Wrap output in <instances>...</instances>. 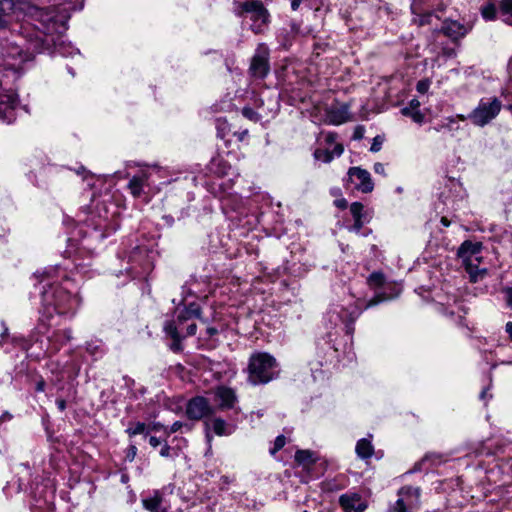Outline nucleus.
I'll return each mask as SVG.
<instances>
[{
	"mask_svg": "<svg viewBox=\"0 0 512 512\" xmlns=\"http://www.w3.org/2000/svg\"><path fill=\"white\" fill-rule=\"evenodd\" d=\"M367 284L371 289L377 290L382 288L383 290L376 292L375 296L367 301L364 306L363 300L359 297L354 299V295L344 303H332L324 315V323L327 328H337L344 325L346 333L352 334L354 331L353 324L364 309L391 300L400 293V289L391 285H389V288L393 290V292L387 293L388 286L381 272H373L370 274L367 278Z\"/></svg>",
	"mask_w": 512,
	"mask_h": 512,
	"instance_id": "obj_1",
	"label": "nucleus"
},
{
	"mask_svg": "<svg viewBox=\"0 0 512 512\" xmlns=\"http://www.w3.org/2000/svg\"><path fill=\"white\" fill-rule=\"evenodd\" d=\"M42 283L41 300L43 314L51 317L58 315L74 316L81 304L76 284L57 268L44 270L36 274Z\"/></svg>",
	"mask_w": 512,
	"mask_h": 512,
	"instance_id": "obj_2",
	"label": "nucleus"
},
{
	"mask_svg": "<svg viewBox=\"0 0 512 512\" xmlns=\"http://www.w3.org/2000/svg\"><path fill=\"white\" fill-rule=\"evenodd\" d=\"M36 15L39 25H36L38 30L36 38L31 42L34 50L43 52L53 46L62 56H73L79 53L77 48L66 44L59 35H54V33H60V29H64V26L54 19L52 13L41 9L36 11Z\"/></svg>",
	"mask_w": 512,
	"mask_h": 512,
	"instance_id": "obj_3",
	"label": "nucleus"
},
{
	"mask_svg": "<svg viewBox=\"0 0 512 512\" xmlns=\"http://www.w3.org/2000/svg\"><path fill=\"white\" fill-rule=\"evenodd\" d=\"M200 307L197 303H190L188 306L176 307L174 318L167 321L164 325L166 335L172 338L173 342L170 346L174 352L182 350L181 341L187 336H193L196 333L197 326L194 322L188 324L186 328L184 324L193 318H199L201 322L206 323L200 318Z\"/></svg>",
	"mask_w": 512,
	"mask_h": 512,
	"instance_id": "obj_4",
	"label": "nucleus"
},
{
	"mask_svg": "<svg viewBox=\"0 0 512 512\" xmlns=\"http://www.w3.org/2000/svg\"><path fill=\"white\" fill-rule=\"evenodd\" d=\"M234 13L249 18L255 34L263 33L270 23V13L261 0H233Z\"/></svg>",
	"mask_w": 512,
	"mask_h": 512,
	"instance_id": "obj_5",
	"label": "nucleus"
},
{
	"mask_svg": "<svg viewBox=\"0 0 512 512\" xmlns=\"http://www.w3.org/2000/svg\"><path fill=\"white\" fill-rule=\"evenodd\" d=\"M276 360L268 353L251 355L248 364V380L253 385L266 384L276 377Z\"/></svg>",
	"mask_w": 512,
	"mask_h": 512,
	"instance_id": "obj_6",
	"label": "nucleus"
},
{
	"mask_svg": "<svg viewBox=\"0 0 512 512\" xmlns=\"http://www.w3.org/2000/svg\"><path fill=\"white\" fill-rule=\"evenodd\" d=\"M482 244L464 241L458 249L457 255L462 260L471 282L481 281L488 273L486 268L478 267Z\"/></svg>",
	"mask_w": 512,
	"mask_h": 512,
	"instance_id": "obj_7",
	"label": "nucleus"
},
{
	"mask_svg": "<svg viewBox=\"0 0 512 512\" xmlns=\"http://www.w3.org/2000/svg\"><path fill=\"white\" fill-rule=\"evenodd\" d=\"M502 102L497 97L481 99L478 105L466 116L475 126L484 127L500 113Z\"/></svg>",
	"mask_w": 512,
	"mask_h": 512,
	"instance_id": "obj_8",
	"label": "nucleus"
},
{
	"mask_svg": "<svg viewBox=\"0 0 512 512\" xmlns=\"http://www.w3.org/2000/svg\"><path fill=\"white\" fill-rule=\"evenodd\" d=\"M421 489L404 486L398 490V499L388 509V512H416L421 505Z\"/></svg>",
	"mask_w": 512,
	"mask_h": 512,
	"instance_id": "obj_9",
	"label": "nucleus"
},
{
	"mask_svg": "<svg viewBox=\"0 0 512 512\" xmlns=\"http://www.w3.org/2000/svg\"><path fill=\"white\" fill-rule=\"evenodd\" d=\"M270 50L265 43L258 44L255 53L251 59L249 72L259 79L265 78L270 72Z\"/></svg>",
	"mask_w": 512,
	"mask_h": 512,
	"instance_id": "obj_10",
	"label": "nucleus"
},
{
	"mask_svg": "<svg viewBox=\"0 0 512 512\" xmlns=\"http://www.w3.org/2000/svg\"><path fill=\"white\" fill-rule=\"evenodd\" d=\"M347 183L353 185V188L362 193H370L374 188L370 173L360 167H351L348 170Z\"/></svg>",
	"mask_w": 512,
	"mask_h": 512,
	"instance_id": "obj_11",
	"label": "nucleus"
},
{
	"mask_svg": "<svg viewBox=\"0 0 512 512\" xmlns=\"http://www.w3.org/2000/svg\"><path fill=\"white\" fill-rule=\"evenodd\" d=\"M214 412L215 408L203 396H196L187 403L186 414L189 419L200 420L214 414Z\"/></svg>",
	"mask_w": 512,
	"mask_h": 512,
	"instance_id": "obj_12",
	"label": "nucleus"
},
{
	"mask_svg": "<svg viewBox=\"0 0 512 512\" xmlns=\"http://www.w3.org/2000/svg\"><path fill=\"white\" fill-rule=\"evenodd\" d=\"M18 96L14 93L0 94V119L7 123L15 120Z\"/></svg>",
	"mask_w": 512,
	"mask_h": 512,
	"instance_id": "obj_13",
	"label": "nucleus"
},
{
	"mask_svg": "<svg viewBox=\"0 0 512 512\" xmlns=\"http://www.w3.org/2000/svg\"><path fill=\"white\" fill-rule=\"evenodd\" d=\"M339 504L345 512H364L367 503L358 493H346L340 496Z\"/></svg>",
	"mask_w": 512,
	"mask_h": 512,
	"instance_id": "obj_14",
	"label": "nucleus"
},
{
	"mask_svg": "<svg viewBox=\"0 0 512 512\" xmlns=\"http://www.w3.org/2000/svg\"><path fill=\"white\" fill-rule=\"evenodd\" d=\"M214 394L216 401H218V408L221 410L233 409L238 401L235 391L226 386H218Z\"/></svg>",
	"mask_w": 512,
	"mask_h": 512,
	"instance_id": "obj_15",
	"label": "nucleus"
},
{
	"mask_svg": "<svg viewBox=\"0 0 512 512\" xmlns=\"http://www.w3.org/2000/svg\"><path fill=\"white\" fill-rule=\"evenodd\" d=\"M327 118L329 123L333 125H340L350 119L349 106L347 104H337L331 106L327 110Z\"/></svg>",
	"mask_w": 512,
	"mask_h": 512,
	"instance_id": "obj_16",
	"label": "nucleus"
},
{
	"mask_svg": "<svg viewBox=\"0 0 512 512\" xmlns=\"http://www.w3.org/2000/svg\"><path fill=\"white\" fill-rule=\"evenodd\" d=\"M72 339L71 329H64L54 331L53 334L48 338L50 343V352L56 353L60 348Z\"/></svg>",
	"mask_w": 512,
	"mask_h": 512,
	"instance_id": "obj_17",
	"label": "nucleus"
},
{
	"mask_svg": "<svg viewBox=\"0 0 512 512\" xmlns=\"http://www.w3.org/2000/svg\"><path fill=\"white\" fill-rule=\"evenodd\" d=\"M143 507L149 512H168L162 494L155 490L153 494L142 499Z\"/></svg>",
	"mask_w": 512,
	"mask_h": 512,
	"instance_id": "obj_18",
	"label": "nucleus"
},
{
	"mask_svg": "<svg viewBox=\"0 0 512 512\" xmlns=\"http://www.w3.org/2000/svg\"><path fill=\"white\" fill-rule=\"evenodd\" d=\"M149 176L150 175L146 170H141L130 179L128 188L134 197L141 196L144 187L147 185Z\"/></svg>",
	"mask_w": 512,
	"mask_h": 512,
	"instance_id": "obj_19",
	"label": "nucleus"
},
{
	"mask_svg": "<svg viewBox=\"0 0 512 512\" xmlns=\"http://www.w3.org/2000/svg\"><path fill=\"white\" fill-rule=\"evenodd\" d=\"M440 32L453 40H457L466 34V29L457 21H445Z\"/></svg>",
	"mask_w": 512,
	"mask_h": 512,
	"instance_id": "obj_20",
	"label": "nucleus"
},
{
	"mask_svg": "<svg viewBox=\"0 0 512 512\" xmlns=\"http://www.w3.org/2000/svg\"><path fill=\"white\" fill-rule=\"evenodd\" d=\"M465 121L466 116L462 114H457L456 116H450L442 119L440 122H438L433 129L437 132L441 131H449L454 132L459 130V124L458 121Z\"/></svg>",
	"mask_w": 512,
	"mask_h": 512,
	"instance_id": "obj_21",
	"label": "nucleus"
},
{
	"mask_svg": "<svg viewBox=\"0 0 512 512\" xmlns=\"http://www.w3.org/2000/svg\"><path fill=\"white\" fill-rule=\"evenodd\" d=\"M372 435L369 434L368 438L359 439L356 443L355 452L362 460H367L374 454V446L372 444Z\"/></svg>",
	"mask_w": 512,
	"mask_h": 512,
	"instance_id": "obj_22",
	"label": "nucleus"
},
{
	"mask_svg": "<svg viewBox=\"0 0 512 512\" xmlns=\"http://www.w3.org/2000/svg\"><path fill=\"white\" fill-rule=\"evenodd\" d=\"M419 108L420 102L417 99H412L406 107L401 109V113L404 116L410 117L414 122L421 124L425 116Z\"/></svg>",
	"mask_w": 512,
	"mask_h": 512,
	"instance_id": "obj_23",
	"label": "nucleus"
},
{
	"mask_svg": "<svg viewBox=\"0 0 512 512\" xmlns=\"http://www.w3.org/2000/svg\"><path fill=\"white\" fill-rule=\"evenodd\" d=\"M343 151V146L339 143H336L332 151H329L328 149H316L314 152V157L318 161L329 163L335 156H340Z\"/></svg>",
	"mask_w": 512,
	"mask_h": 512,
	"instance_id": "obj_24",
	"label": "nucleus"
},
{
	"mask_svg": "<svg viewBox=\"0 0 512 512\" xmlns=\"http://www.w3.org/2000/svg\"><path fill=\"white\" fill-rule=\"evenodd\" d=\"M207 428H212L214 433L218 436L230 435L234 431L233 426L228 425L222 418L216 417L206 422Z\"/></svg>",
	"mask_w": 512,
	"mask_h": 512,
	"instance_id": "obj_25",
	"label": "nucleus"
},
{
	"mask_svg": "<svg viewBox=\"0 0 512 512\" xmlns=\"http://www.w3.org/2000/svg\"><path fill=\"white\" fill-rule=\"evenodd\" d=\"M298 30H299V28L297 27V25L295 23H292L290 25V29H286V28L280 29L277 34V39H278V42L280 43V45L285 49L289 48L292 44L291 34H297Z\"/></svg>",
	"mask_w": 512,
	"mask_h": 512,
	"instance_id": "obj_26",
	"label": "nucleus"
},
{
	"mask_svg": "<svg viewBox=\"0 0 512 512\" xmlns=\"http://www.w3.org/2000/svg\"><path fill=\"white\" fill-rule=\"evenodd\" d=\"M498 18L512 26V0H501L499 4Z\"/></svg>",
	"mask_w": 512,
	"mask_h": 512,
	"instance_id": "obj_27",
	"label": "nucleus"
},
{
	"mask_svg": "<svg viewBox=\"0 0 512 512\" xmlns=\"http://www.w3.org/2000/svg\"><path fill=\"white\" fill-rule=\"evenodd\" d=\"M295 460L299 464L307 465L315 461L314 454L310 450H298L295 453Z\"/></svg>",
	"mask_w": 512,
	"mask_h": 512,
	"instance_id": "obj_28",
	"label": "nucleus"
},
{
	"mask_svg": "<svg viewBox=\"0 0 512 512\" xmlns=\"http://www.w3.org/2000/svg\"><path fill=\"white\" fill-rule=\"evenodd\" d=\"M227 165L225 161L221 158H215L210 163V171L217 173L219 175L227 174Z\"/></svg>",
	"mask_w": 512,
	"mask_h": 512,
	"instance_id": "obj_29",
	"label": "nucleus"
},
{
	"mask_svg": "<svg viewBox=\"0 0 512 512\" xmlns=\"http://www.w3.org/2000/svg\"><path fill=\"white\" fill-rule=\"evenodd\" d=\"M146 430H147V425L143 422H135V423H130L128 428L126 429V433L130 436V437H133V436H136V435H139V434H144L146 433Z\"/></svg>",
	"mask_w": 512,
	"mask_h": 512,
	"instance_id": "obj_30",
	"label": "nucleus"
},
{
	"mask_svg": "<svg viewBox=\"0 0 512 512\" xmlns=\"http://www.w3.org/2000/svg\"><path fill=\"white\" fill-rule=\"evenodd\" d=\"M498 11L496 6L492 3H488L481 9V15L485 20H494L496 17H498Z\"/></svg>",
	"mask_w": 512,
	"mask_h": 512,
	"instance_id": "obj_31",
	"label": "nucleus"
},
{
	"mask_svg": "<svg viewBox=\"0 0 512 512\" xmlns=\"http://www.w3.org/2000/svg\"><path fill=\"white\" fill-rule=\"evenodd\" d=\"M86 350L90 355L96 358L101 357L104 354L103 345L97 341L87 343Z\"/></svg>",
	"mask_w": 512,
	"mask_h": 512,
	"instance_id": "obj_32",
	"label": "nucleus"
},
{
	"mask_svg": "<svg viewBox=\"0 0 512 512\" xmlns=\"http://www.w3.org/2000/svg\"><path fill=\"white\" fill-rule=\"evenodd\" d=\"M160 455L165 458H176L179 456V449L171 447L167 444L166 441H164L161 449H160Z\"/></svg>",
	"mask_w": 512,
	"mask_h": 512,
	"instance_id": "obj_33",
	"label": "nucleus"
},
{
	"mask_svg": "<svg viewBox=\"0 0 512 512\" xmlns=\"http://www.w3.org/2000/svg\"><path fill=\"white\" fill-rule=\"evenodd\" d=\"M364 206L360 202H353L350 206V212L354 219H363Z\"/></svg>",
	"mask_w": 512,
	"mask_h": 512,
	"instance_id": "obj_34",
	"label": "nucleus"
},
{
	"mask_svg": "<svg viewBox=\"0 0 512 512\" xmlns=\"http://www.w3.org/2000/svg\"><path fill=\"white\" fill-rule=\"evenodd\" d=\"M242 115L251 120V121H254V122H257L261 119V116L252 108L250 107H244L242 109Z\"/></svg>",
	"mask_w": 512,
	"mask_h": 512,
	"instance_id": "obj_35",
	"label": "nucleus"
},
{
	"mask_svg": "<svg viewBox=\"0 0 512 512\" xmlns=\"http://www.w3.org/2000/svg\"><path fill=\"white\" fill-rule=\"evenodd\" d=\"M286 444V438L283 435H279L276 437L274 441V446L270 449V453L272 455L276 454L279 450H281Z\"/></svg>",
	"mask_w": 512,
	"mask_h": 512,
	"instance_id": "obj_36",
	"label": "nucleus"
},
{
	"mask_svg": "<svg viewBox=\"0 0 512 512\" xmlns=\"http://www.w3.org/2000/svg\"><path fill=\"white\" fill-rule=\"evenodd\" d=\"M185 427L187 430H191V426L186 423L176 421L169 428L167 427L166 434L169 436Z\"/></svg>",
	"mask_w": 512,
	"mask_h": 512,
	"instance_id": "obj_37",
	"label": "nucleus"
},
{
	"mask_svg": "<svg viewBox=\"0 0 512 512\" xmlns=\"http://www.w3.org/2000/svg\"><path fill=\"white\" fill-rule=\"evenodd\" d=\"M137 455V447L134 444H131L127 447L125 452V459L129 462L134 461L135 457Z\"/></svg>",
	"mask_w": 512,
	"mask_h": 512,
	"instance_id": "obj_38",
	"label": "nucleus"
},
{
	"mask_svg": "<svg viewBox=\"0 0 512 512\" xmlns=\"http://www.w3.org/2000/svg\"><path fill=\"white\" fill-rule=\"evenodd\" d=\"M430 87V81L429 80H421L417 83L416 89L419 93L424 94L428 91Z\"/></svg>",
	"mask_w": 512,
	"mask_h": 512,
	"instance_id": "obj_39",
	"label": "nucleus"
},
{
	"mask_svg": "<svg viewBox=\"0 0 512 512\" xmlns=\"http://www.w3.org/2000/svg\"><path fill=\"white\" fill-rule=\"evenodd\" d=\"M382 146V140L377 136L373 139V143L370 147L371 152H378L381 149Z\"/></svg>",
	"mask_w": 512,
	"mask_h": 512,
	"instance_id": "obj_40",
	"label": "nucleus"
},
{
	"mask_svg": "<svg viewBox=\"0 0 512 512\" xmlns=\"http://www.w3.org/2000/svg\"><path fill=\"white\" fill-rule=\"evenodd\" d=\"M503 292L506 296L507 305L512 308V285L510 287H506L503 289Z\"/></svg>",
	"mask_w": 512,
	"mask_h": 512,
	"instance_id": "obj_41",
	"label": "nucleus"
},
{
	"mask_svg": "<svg viewBox=\"0 0 512 512\" xmlns=\"http://www.w3.org/2000/svg\"><path fill=\"white\" fill-rule=\"evenodd\" d=\"M363 224V219H354V224L350 227V230L358 233L362 229Z\"/></svg>",
	"mask_w": 512,
	"mask_h": 512,
	"instance_id": "obj_42",
	"label": "nucleus"
},
{
	"mask_svg": "<svg viewBox=\"0 0 512 512\" xmlns=\"http://www.w3.org/2000/svg\"><path fill=\"white\" fill-rule=\"evenodd\" d=\"M334 204L336 207H338L339 209H342V210L346 209L348 206V203L345 198L336 199L334 201Z\"/></svg>",
	"mask_w": 512,
	"mask_h": 512,
	"instance_id": "obj_43",
	"label": "nucleus"
},
{
	"mask_svg": "<svg viewBox=\"0 0 512 512\" xmlns=\"http://www.w3.org/2000/svg\"><path fill=\"white\" fill-rule=\"evenodd\" d=\"M374 172L377 174L385 175V167L382 163L374 164Z\"/></svg>",
	"mask_w": 512,
	"mask_h": 512,
	"instance_id": "obj_44",
	"label": "nucleus"
},
{
	"mask_svg": "<svg viewBox=\"0 0 512 512\" xmlns=\"http://www.w3.org/2000/svg\"><path fill=\"white\" fill-rule=\"evenodd\" d=\"M337 135L335 133L329 132L325 135V141L327 144H333L336 141Z\"/></svg>",
	"mask_w": 512,
	"mask_h": 512,
	"instance_id": "obj_45",
	"label": "nucleus"
},
{
	"mask_svg": "<svg viewBox=\"0 0 512 512\" xmlns=\"http://www.w3.org/2000/svg\"><path fill=\"white\" fill-rule=\"evenodd\" d=\"M149 444H150L152 447L156 448V447H158L159 445H161V444H162V441H161L159 438L155 437V436H151V437L149 438Z\"/></svg>",
	"mask_w": 512,
	"mask_h": 512,
	"instance_id": "obj_46",
	"label": "nucleus"
},
{
	"mask_svg": "<svg viewBox=\"0 0 512 512\" xmlns=\"http://www.w3.org/2000/svg\"><path fill=\"white\" fill-rule=\"evenodd\" d=\"M151 429L152 430H155V431H158V430H163L165 433L167 431V427H165L163 424L157 422V423H154L152 426H151Z\"/></svg>",
	"mask_w": 512,
	"mask_h": 512,
	"instance_id": "obj_47",
	"label": "nucleus"
},
{
	"mask_svg": "<svg viewBox=\"0 0 512 512\" xmlns=\"http://www.w3.org/2000/svg\"><path fill=\"white\" fill-rule=\"evenodd\" d=\"M56 404L60 411H64L66 409V402L64 399H57Z\"/></svg>",
	"mask_w": 512,
	"mask_h": 512,
	"instance_id": "obj_48",
	"label": "nucleus"
},
{
	"mask_svg": "<svg viewBox=\"0 0 512 512\" xmlns=\"http://www.w3.org/2000/svg\"><path fill=\"white\" fill-rule=\"evenodd\" d=\"M206 333H207L208 337H213L214 335H216L218 333V330L214 327H207Z\"/></svg>",
	"mask_w": 512,
	"mask_h": 512,
	"instance_id": "obj_49",
	"label": "nucleus"
},
{
	"mask_svg": "<svg viewBox=\"0 0 512 512\" xmlns=\"http://www.w3.org/2000/svg\"><path fill=\"white\" fill-rule=\"evenodd\" d=\"M443 54L446 56V57H454L456 55V52L454 49L452 48H449V49H444L443 50Z\"/></svg>",
	"mask_w": 512,
	"mask_h": 512,
	"instance_id": "obj_50",
	"label": "nucleus"
},
{
	"mask_svg": "<svg viewBox=\"0 0 512 512\" xmlns=\"http://www.w3.org/2000/svg\"><path fill=\"white\" fill-rule=\"evenodd\" d=\"M301 2H302V0H291L292 10L296 11L299 8Z\"/></svg>",
	"mask_w": 512,
	"mask_h": 512,
	"instance_id": "obj_51",
	"label": "nucleus"
},
{
	"mask_svg": "<svg viewBox=\"0 0 512 512\" xmlns=\"http://www.w3.org/2000/svg\"><path fill=\"white\" fill-rule=\"evenodd\" d=\"M505 330L508 333L509 338L512 340V322L506 323Z\"/></svg>",
	"mask_w": 512,
	"mask_h": 512,
	"instance_id": "obj_52",
	"label": "nucleus"
},
{
	"mask_svg": "<svg viewBox=\"0 0 512 512\" xmlns=\"http://www.w3.org/2000/svg\"><path fill=\"white\" fill-rule=\"evenodd\" d=\"M44 388H45L44 381H40V382L37 383V386H36V390L37 391L42 392V391H44Z\"/></svg>",
	"mask_w": 512,
	"mask_h": 512,
	"instance_id": "obj_53",
	"label": "nucleus"
},
{
	"mask_svg": "<svg viewBox=\"0 0 512 512\" xmlns=\"http://www.w3.org/2000/svg\"><path fill=\"white\" fill-rule=\"evenodd\" d=\"M441 223L444 225V226H449L450 225V222L448 221V219L446 217H442L441 218Z\"/></svg>",
	"mask_w": 512,
	"mask_h": 512,
	"instance_id": "obj_54",
	"label": "nucleus"
},
{
	"mask_svg": "<svg viewBox=\"0 0 512 512\" xmlns=\"http://www.w3.org/2000/svg\"><path fill=\"white\" fill-rule=\"evenodd\" d=\"M247 134H248V131H247V130H245V131H243V132L239 133V140H243V139H244V137H245Z\"/></svg>",
	"mask_w": 512,
	"mask_h": 512,
	"instance_id": "obj_55",
	"label": "nucleus"
},
{
	"mask_svg": "<svg viewBox=\"0 0 512 512\" xmlns=\"http://www.w3.org/2000/svg\"><path fill=\"white\" fill-rule=\"evenodd\" d=\"M486 393H487V392H486V390H483V391L481 392V394H480V398H481V399H485V397H486Z\"/></svg>",
	"mask_w": 512,
	"mask_h": 512,
	"instance_id": "obj_56",
	"label": "nucleus"
},
{
	"mask_svg": "<svg viewBox=\"0 0 512 512\" xmlns=\"http://www.w3.org/2000/svg\"><path fill=\"white\" fill-rule=\"evenodd\" d=\"M206 438H207L208 442H210V441H211V436H210V434H209V433H207V434H206Z\"/></svg>",
	"mask_w": 512,
	"mask_h": 512,
	"instance_id": "obj_57",
	"label": "nucleus"
},
{
	"mask_svg": "<svg viewBox=\"0 0 512 512\" xmlns=\"http://www.w3.org/2000/svg\"><path fill=\"white\" fill-rule=\"evenodd\" d=\"M69 73L72 75V76H75V73L72 69H69Z\"/></svg>",
	"mask_w": 512,
	"mask_h": 512,
	"instance_id": "obj_58",
	"label": "nucleus"
}]
</instances>
